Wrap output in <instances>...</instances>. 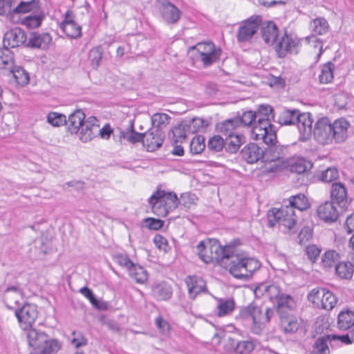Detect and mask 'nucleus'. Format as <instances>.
Returning a JSON list of instances; mask_svg holds the SVG:
<instances>
[{"label":"nucleus","mask_w":354,"mask_h":354,"mask_svg":"<svg viewBox=\"0 0 354 354\" xmlns=\"http://www.w3.org/2000/svg\"><path fill=\"white\" fill-rule=\"evenodd\" d=\"M239 122L235 118L227 120L218 125V129L227 137L235 133L234 131L239 127Z\"/></svg>","instance_id":"obj_44"},{"label":"nucleus","mask_w":354,"mask_h":354,"mask_svg":"<svg viewBox=\"0 0 354 354\" xmlns=\"http://www.w3.org/2000/svg\"><path fill=\"white\" fill-rule=\"evenodd\" d=\"M279 209L273 208L268 213V226L273 227L277 223L280 225V216Z\"/></svg>","instance_id":"obj_64"},{"label":"nucleus","mask_w":354,"mask_h":354,"mask_svg":"<svg viewBox=\"0 0 354 354\" xmlns=\"http://www.w3.org/2000/svg\"><path fill=\"white\" fill-rule=\"evenodd\" d=\"M280 226L283 227V232L286 233L296 232L297 218L295 210L286 204L279 209Z\"/></svg>","instance_id":"obj_12"},{"label":"nucleus","mask_w":354,"mask_h":354,"mask_svg":"<svg viewBox=\"0 0 354 354\" xmlns=\"http://www.w3.org/2000/svg\"><path fill=\"white\" fill-rule=\"evenodd\" d=\"M153 212L158 216L165 217L175 209L180 203L174 192H165L158 189L149 199Z\"/></svg>","instance_id":"obj_6"},{"label":"nucleus","mask_w":354,"mask_h":354,"mask_svg":"<svg viewBox=\"0 0 354 354\" xmlns=\"http://www.w3.org/2000/svg\"><path fill=\"white\" fill-rule=\"evenodd\" d=\"M185 282L188 288L189 296L192 299H194L199 293L205 292L206 290L205 281L196 276H189L186 279Z\"/></svg>","instance_id":"obj_22"},{"label":"nucleus","mask_w":354,"mask_h":354,"mask_svg":"<svg viewBox=\"0 0 354 354\" xmlns=\"http://www.w3.org/2000/svg\"><path fill=\"white\" fill-rule=\"evenodd\" d=\"M277 304L278 311L281 314H283V309H292L295 306V301L293 299L287 295L282 294L281 297L276 301Z\"/></svg>","instance_id":"obj_51"},{"label":"nucleus","mask_w":354,"mask_h":354,"mask_svg":"<svg viewBox=\"0 0 354 354\" xmlns=\"http://www.w3.org/2000/svg\"><path fill=\"white\" fill-rule=\"evenodd\" d=\"M15 315L21 328L28 330L32 327L37 317V306L32 304H26L21 308L15 310Z\"/></svg>","instance_id":"obj_10"},{"label":"nucleus","mask_w":354,"mask_h":354,"mask_svg":"<svg viewBox=\"0 0 354 354\" xmlns=\"http://www.w3.org/2000/svg\"><path fill=\"white\" fill-rule=\"evenodd\" d=\"M261 21V17L258 16L251 17L243 21L237 32L238 41L245 42L250 41L259 30Z\"/></svg>","instance_id":"obj_11"},{"label":"nucleus","mask_w":354,"mask_h":354,"mask_svg":"<svg viewBox=\"0 0 354 354\" xmlns=\"http://www.w3.org/2000/svg\"><path fill=\"white\" fill-rule=\"evenodd\" d=\"M234 301L232 299H220L218 301V315L219 317L230 314L234 308Z\"/></svg>","instance_id":"obj_46"},{"label":"nucleus","mask_w":354,"mask_h":354,"mask_svg":"<svg viewBox=\"0 0 354 354\" xmlns=\"http://www.w3.org/2000/svg\"><path fill=\"white\" fill-rule=\"evenodd\" d=\"M47 121L54 127H59L66 124V117L62 113L50 112L48 114Z\"/></svg>","instance_id":"obj_55"},{"label":"nucleus","mask_w":354,"mask_h":354,"mask_svg":"<svg viewBox=\"0 0 354 354\" xmlns=\"http://www.w3.org/2000/svg\"><path fill=\"white\" fill-rule=\"evenodd\" d=\"M310 167V163L305 159L300 158L290 164V170L292 173L303 174Z\"/></svg>","instance_id":"obj_53"},{"label":"nucleus","mask_w":354,"mask_h":354,"mask_svg":"<svg viewBox=\"0 0 354 354\" xmlns=\"http://www.w3.org/2000/svg\"><path fill=\"white\" fill-rule=\"evenodd\" d=\"M340 255L334 250L326 251L322 256L321 264L325 268H330L339 263Z\"/></svg>","instance_id":"obj_33"},{"label":"nucleus","mask_w":354,"mask_h":354,"mask_svg":"<svg viewBox=\"0 0 354 354\" xmlns=\"http://www.w3.org/2000/svg\"><path fill=\"white\" fill-rule=\"evenodd\" d=\"M335 69V64L328 62L324 64L321 68V73L319 75V80L321 84L330 83L333 78V71Z\"/></svg>","instance_id":"obj_40"},{"label":"nucleus","mask_w":354,"mask_h":354,"mask_svg":"<svg viewBox=\"0 0 354 354\" xmlns=\"http://www.w3.org/2000/svg\"><path fill=\"white\" fill-rule=\"evenodd\" d=\"M26 330L28 345L34 350L30 354H54L61 348V344L44 332L32 327Z\"/></svg>","instance_id":"obj_3"},{"label":"nucleus","mask_w":354,"mask_h":354,"mask_svg":"<svg viewBox=\"0 0 354 354\" xmlns=\"http://www.w3.org/2000/svg\"><path fill=\"white\" fill-rule=\"evenodd\" d=\"M288 206H290L295 210L297 209L299 211H303L308 208L309 204L307 198L303 194H298L292 196L288 199Z\"/></svg>","instance_id":"obj_41"},{"label":"nucleus","mask_w":354,"mask_h":354,"mask_svg":"<svg viewBox=\"0 0 354 354\" xmlns=\"http://www.w3.org/2000/svg\"><path fill=\"white\" fill-rule=\"evenodd\" d=\"M52 41V37L48 33L32 32L30 35L27 46L45 49L48 47Z\"/></svg>","instance_id":"obj_21"},{"label":"nucleus","mask_w":354,"mask_h":354,"mask_svg":"<svg viewBox=\"0 0 354 354\" xmlns=\"http://www.w3.org/2000/svg\"><path fill=\"white\" fill-rule=\"evenodd\" d=\"M349 127L348 122L344 119H339L331 123L332 140L336 142H342L347 138V130Z\"/></svg>","instance_id":"obj_20"},{"label":"nucleus","mask_w":354,"mask_h":354,"mask_svg":"<svg viewBox=\"0 0 354 354\" xmlns=\"http://www.w3.org/2000/svg\"><path fill=\"white\" fill-rule=\"evenodd\" d=\"M354 325V313L351 310L342 311L337 317V327L348 330Z\"/></svg>","instance_id":"obj_32"},{"label":"nucleus","mask_w":354,"mask_h":354,"mask_svg":"<svg viewBox=\"0 0 354 354\" xmlns=\"http://www.w3.org/2000/svg\"><path fill=\"white\" fill-rule=\"evenodd\" d=\"M113 259L119 266L126 268L128 271L135 264L127 254H116L113 256Z\"/></svg>","instance_id":"obj_59"},{"label":"nucleus","mask_w":354,"mask_h":354,"mask_svg":"<svg viewBox=\"0 0 354 354\" xmlns=\"http://www.w3.org/2000/svg\"><path fill=\"white\" fill-rule=\"evenodd\" d=\"M205 148V138L202 136H195L190 142L189 150L192 154H199Z\"/></svg>","instance_id":"obj_52"},{"label":"nucleus","mask_w":354,"mask_h":354,"mask_svg":"<svg viewBox=\"0 0 354 354\" xmlns=\"http://www.w3.org/2000/svg\"><path fill=\"white\" fill-rule=\"evenodd\" d=\"M225 146V142L220 136H214L209 138L207 142V147L214 152L221 151Z\"/></svg>","instance_id":"obj_57"},{"label":"nucleus","mask_w":354,"mask_h":354,"mask_svg":"<svg viewBox=\"0 0 354 354\" xmlns=\"http://www.w3.org/2000/svg\"><path fill=\"white\" fill-rule=\"evenodd\" d=\"M308 300L318 308L330 310L336 305L337 299L330 290L324 288H315L308 295Z\"/></svg>","instance_id":"obj_8"},{"label":"nucleus","mask_w":354,"mask_h":354,"mask_svg":"<svg viewBox=\"0 0 354 354\" xmlns=\"http://www.w3.org/2000/svg\"><path fill=\"white\" fill-rule=\"evenodd\" d=\"M331 199L343 206L347 202V191L345 185L342 183H333L330 189Z\"/></svg>","instance_id":"obj_27"},{"label":"nucleus","mask_w":354,"mask_h":354,"mask_svg":"<svg viewBox=\"0 0 354 354\" xmlns=\"http://www.w3.org/2000/svg\"><path fill=\"white\" fill-rule=\"evenodd\" d=\"M261 288L264 290L265 296L268 297L270 300L274 301L275 302L282 295L280 288L276 285L263 286L262 287L258 288L255 290V293H257L258 290H261Z\"/></svg>","instance_id":"obj_49"},{"label":"nucleus","mask_w":354,"mask_h":354,"mask_svg":"<svg viewBox=\"0 0 354 354\" xmlns=\"http://www.w3.org/2000/svg\"><path fill=\"white\" fill-rule=\"evenodd\" d=\"M273 315V309L266 308L263 310L261 307L252 303L240 310L239 317L243 320L251 322L253 333L260 334Z\"/></svg>","instance_id":"obj_4"},{"label":"nucleus","mask_w":354,"mask_h":354,"mask_svg":"<svg viewBox=\"0 0 354 354\" xmlns=\"http://www.w3.org/2000/svg\"><path fill=\"white\" fill-rule=\"evenodd\" d=\"M82 129L80 134V139L83 142L91 141L95 136V134L97 132L94 129L88 128L84 125H82Z\"/></svg>","instance_id":"obj_63"},{"label":"nucleus","mask_w":354,"mask_h":354,"mask_svg":"<svg viewBox=\"0 0 354 354\" xmlns=\"http://www.w3.org/2000/svg\"><path fill=\"white\" fill-rule=\"evenodd\" d=\"M61 28L65 34L71 38H77L81 36V27L77 25L68 13L66 14L65 19L61 24Z\"/></svg>","instance_id":"obj_26"},{"label":"nucleus","mask_w":354,"mask_h":354,"mask_svg":"<svg viewBox=\"0 0 354 354\" xmlns=\"http://www.w3.org/2000/svg\"><path fill=\"white\" fill-rule=\"evenodd\" d=\"M152 293L158 300H167L171 297L172 290L170 286L161 283L153 286Z\"/></svg>","instance_id":"obj_35"},{"label":"nucleus","mask_w":354,"mask_h":354,"mask_svg":"<svg viewBox=\"0 0 354 354\" xmlns=\"http://www.w3.org/2000/svg\"><path fill=\"white\" fill-rule=\"evenodd\" d=\"M102 57V50L100 46L95 47L90 51L89 58L91 59V64L95 68L99 66Z\"/></svg>","instance_id":"obj_62"},{"label":"nucleus","mask_w":354,"mask_h":354,"mask_svg":"<svg viewBox=\"0 0 354 354\" xmlns=\"http://www.w3.org/2000/svg\"><path fill=\"white\" fill-rule=\"evenodd\" d=\"M261 33L264 41L269 45H272L277 38L278 29L274 23L267 21L262 24Z\"/></svg>","instance_id":"obj_25"},{"label":"nucleus","mask_w":354,"mask_h":354,"mask_svg":"<svg viewBox=\"0 0 354 354\" xmlns=\"http://www.w3.org/2000/svg\"><path fill=\"white\" fill-rule=\"evenodd\" d=\"M165 134L162 131L150 129L143 133L142 144L149 151H153L160 148L163 142Z\"/></svg>","instance_id":"obj_16"},{"label":"nucleus","mask_w":354,"mask_h":354,"mask_svg":"<svg viewBox=\"0 0 354 354\" xmlns=\"http://www.w3.org/2000/svg\"><path fill=\"white\" fill-rule=\"evenodd\" d=\"M319 217L326 222H334L338 218V212L332 201H326L317 209Z\"/></svg>","instance_id":"obj_19"},{"label":"nucleus","mask_w":354,"mask_h":354,"mask_svg":"<svg viewBox=\"0 0 354 354\" xmlns=\"http://www.w3.org/2000/svg\"><path fill=\"white\" fill-rule=\"evenodd\" d=\"M13 56L8 47L0 48V68H10L12 65Z\"/></svg>","instance_id":"obj_50"},{"label":"nucleus","mask_w":354,"mask_h":354,"mask_svg":"<svg viewBox=\"0 0 354 354\" xmlns=\"http://www.w3.org/2000/svg\"><path fill=\"white\" fill-rule=\"evenodd\" d=\"M34 13V15L25 17L21 20V24L30 29L40 26L45 16L43 12L39 10Z\"/></svg>","instance_id":"obj_36"},{"label":"nucleus","mask_w":354,"mask_h":354,"mask_svg":"<svg viewBox=\"0 0 354 354\" xmlns=\"http://www.w3.org/2000/svg\"><path fill=\"white\" fill-rule=\"evenodd\" d=\"M299 113L298 109H285L279 116L278 122L282 125L295 124Z\"/></svg>","instance_id":"obj_38"},{"label":"nucleus","mask_w":354,"mask_h":354,"mask_svg":"<svg viewBox=\"0 0 354 354\" xmlns=\"http://www.w3.org/2000/svg\"><path fill=\"white\" fill-rule=\"evenodd\" d=\"M257 118L256 113L248 111H245L243 113L241 118H235L236 120H239V127L241 125L243 126H250Z\"/></svg>","instance_id":"obj_60"},{"label":"nucleus","mask_w":354,"mask_h":354,"mask_svg":"<svg viewBox=\"0 0 354 354\" xmlns=\"http://www.w3.org/2000/svg\"><path fill=\"white\" fill-rule=\"evenodd\" d=\"M313 120L310 113H299L295 124L299 131V139L302 141L308 140L313 133Z\"/></svg>","instance_id":"obj_14"},{"label":"nucleus","mask_w":354,"mask_h":354,"mask_svg":"<svg viewBox=\"0 0 354 354\" xmlns=\"http://www.w3.org/2000/svg\"><path fill=\"white\" fill-rule=\"evenodd\" d=\"M257 122L251 131V137L254 140H262L264 143H272L277 138L271 120L274 118L273 109L270 105H260L256 113Z\"/></svg>","instance_id":"obj_2"},{"label":"nucleus","mask_w":354,"mask_h":354,"mask_svg":"<svg viewBox=\"0 0 354 354\" xmlns=\"http://www.w3.org/2000/svg\"><path fill=\"white\" fill-rule=\"evenodd\" d=\"M39 0L22 1L12 12H10V19L13 21L15 14H26L30 12L34 13L39 10Z\"/></svg>","instance_id":"obj_23"},{"label":"nucleus","mask_w":354,"mask_h":354,"mask_svg":"<svg viewBox=\"0 0 354 354\" xmlns=\"http://www.w3.org/2000/svg\"><path fill=\"white\" fill-rule=\"evenodd\" d=\"M26 35L25 32L19 28H15L8 30L4 35L3 44L8 47L15 48L25 43L26 41Z\"/></svg>","instance_id":"obj_18"},{"label":"nucleus","mask_w":354,"mask_h":354,"mask_svg":"<svg viewBox=\"0 0 354 354\" xmlns=\"http://www.w3.org/2000/svg\"><path fill=\"white\" fill-rule=\"evenodd\" d=\"M84 119L85 114L82 110L77 109L70 114L66 124L68 127V131H70L71 133H77L80 127L83 125Z\"/></svg>","instance_id":"obj_24"},{"label":"nucleus","mask_w":354,"mask_h":354,"mask_svg":"<svg viewBox=\"0 0 354 354\" xmlns=\"http://www.w3.org/2000/svg\"><path fill=\"white\" fill-rule=\"evenodd\" d=\"M321 251V248L315 244L308 245L306 248V254L312 263H315L317 261Z\"/></svg>","instance_id":"obj_61"},{"label":"nucleus","mask_w":354,"mask_h":354,"mask_svg":"<svg viewBox=\"0 0 354 354\" xmlns=\"http://www.w3.org/2000/svg\"><path fill=\"white\" fill-rule=\"evenodd\" d=\"M170 120V117L166 113H155L151 117L152 128L155 131H162Z\"/></svg>","instance_id":"obj_45"},{"label":"nucleus","mask_w":354,"mask_h":354,"mask_svg":"<svg viewBox=\"0 0 354 354\" xmlns=\"http://www.w3.org/2000/svg\"><path fill=\"white\" fill-rule=\"evenodd\" d=\"M255 347L254 343L251 340L239 342L235 346V351L239 354H249Z\"/></svg>","instance_id":"obj_56"},{"label":"nucleus","mask_w":354,"mask_h":354,"mask_svg":"<svg viewBox=\"0 0 354 354\" xmlns=\"http://www.w3.org/2000/svg\"><path fill=\"white\" fill-rule=\"evenodd\" d=\"M331 342L328 335L319 337L314 342L310 354H330L328 343Z\"/></svg>","instance_id":"obj_30"},{"label":"nucleus","mask_w":354,"mask_h":354,"mask_svg":"<svg viewBox=\"0 0 354 354\" xmlns=\"http://www.w3.org/2000/svg\"><path fill=\"white\" fill-rule=\"evenodd\" d=\"M312 31L315 35H324L329 30V25L327 20L324 17H317L310 23Z\"/></svg>","instance_id":"obj_43"},{"label":"nucleus","mask_w":354,"mask_h":354,"mask_svg":"<svg viewBox=\"0 0 354 354\" xmlns=\"http://www.w3.org/2000/svg\"><path fill=\"white\" fill-rule=\"evenodd\" d=\"M244 139L243 136L238 133L227 136L225 143L226 151L232 153H236L244 142Z\"/></svg>","instance_id":"obj_34"},{"label":"nucleus","mask_w":354,"mask_h":354,"mask_svg":"<svg viewBox=\"0 0 354 354\" xmlns=\"http://www.w3.org/2000/svg\"><path fill=\"white\" fill-rule=\"evenodd\" d=\"M156 6L167 24H174L180 19V10L168 0H157Z\"/></svg>","instance_id":"obj_13"},{"label":"nucleus","mask_w":354,"mask_h":354,"mask_svg":"<svg viewBox=\"0 0 354 354\" xmlns=\"http://www.w3.org/2000/svg\"><path fill=\"white\" fill-rule=\"evenodd\" d=\"M188 129V125L183 122L177 125L172 130L171 140L175 143L183 142L186 139L187 131Z\"/></svg>","instance_id":"obj_47"},{"label":"nucleus","mask_w":354,"mask_h":354,"mask_svg":"<svg viewBox=\"0 0 354 354\" xmlns=\"http://www.w3.org/2000/svg\"><path fill=\"white\" fill-rule=\"evenodd\" d=\"M16 83L21 86L26 85L29 82V74L20 66L14 67L11 70Z\"/></svg>","instance_id":"obj_48"},{"label":"nucleus","mask_w":354,"mask_h":354,"mask_svg":"<svg viewBox=\"0 0 354 354\" xmlns=\"http://www.w3.org/2000/svg\"><path fill=\"white\" fill-rule=\"evenodd\" d=\"M299 45V40L297 37L285 33L277 44L276 51L279 57H284L288 53H297Z\"/></svg>","instance_id":"obj_15"},{"label":"nucleus","mask_w":354,"mask_h":354,"mask_svg":"<svg viewBox=\"0 0 354 354\" xmlns=\"http://www.w3.org/2000/svg\"><path fill=\"white\" fill-rule=\"evenodd\" d=\"M129 275L138 283H144L148 279L147 270L138 264H134L129 270Z\"/></svg>","instance_id":"obj_39"},{"label":"nucleus","mask_w":354,"mask_h":354,"mask_svg":"<svg viewBox=\"0 0 354 354\" xmlns=\"http://www.w3.org/2000/svg\"><path fill=\"white\" fill-rule=\"evenodd\" d=\"M229 245L222 247L216 239H207L201 241L197 247V254L199 258L205 263L214 261L223 263L229 252Z\"/></svg>","instance_id":"obj_5"},{"label":"nucleus","mask_w":354,"mask_h":354,"mask_svg":"<svg viewBox=\"0 0 354 354\" xmlns=\"http://www.w3.org/2000/svg\"><path fill=\"white\" fill-rule=\"evenodd\" d=\"M190 51L194 53L196 59L201 62L205 67L216 62L221 52L211 41L199 42L195 46H192Z\"/></svg>","instance_id":"obj_7"},{"label":"nucleus","mask_w":354,"mask_h":354,"mask_svg":"<svg viewBox=\"0 0 354 354\" xmlns=\"http://www.w3.org/2000/svg\"><path fill=\"white\" fill-rule=\"evenodd\" d=\"M143 133L136 132L133 128V123L131 120L129 125L125 131H120V138L127 140L129 142L135 144L138 142H142Z\"/></svg>","instance_id":"obj_31"},{"label":"nucleus","mask_w":354,"mask_h":354,"mask_svg":"<svg viewBox=\"0 0 354 354\" xmlns=\"http://www.w3.org/2000/svg\"><path fill=\"white\" fill-rule=\"evenodd\" d=\"M241 156L248 163L253 164L259 160L263 162V149L257 144L250 143L245 146L240 152Z\"/></svg>","instance_id":"obj_17"},{"label":"nucleus","mask_w":354,"mask_h":354,"mask_svg":"<svg viewBox=\"0 0 354 354\" xmlns=\"http://www.w3.org/2000/svg\"><path fill=\"white\" fill-rule=\"evenodd\" d=\"M208 124L209 123L207 120L196 118H194L191 122H189L188 127L190 131L195 133L205 129Z\"/></svg>","instance_id":"obj_58"},{"label":"nucleus","mask_w":354,"mask_h":354,"mask_svg":"<svg viewBox=\"0 0 354 354\" xmlns=\"http://www.w3.org/2000/svg\"><path fill=\"white\" fill-rule=\"evenodd\" d=\"M339 178L338 170L335 167H328L326 170L322 171L319 178L326 183H330Z\"/></svg>","instance_id":"obj_54"},{"label":"nucleus","mask_w":354,"mask_h":354,"mask_svg":"<svg viewBox=\"0 0 354 354\" xmlns=\"http://www.w3.org/2000/svg\"><path fill=\"white\" fill-rule=\"evenodd\" d=\"M228 252L223 264L227 266L230 273L235 278H248L260 268L257 259L248 257L244 252L236 250L234 246L230 245Z\"/></svg>","instance_id":"obj_1"},{"label":"nucleus","mask_w":354,"mask_h":354,"mask_svg":"<svg viewBox=\"0 0 354 354\" xmlns=\"http://www.w3.org/2000/svg\"><path fill=\"white\" fill-rule=\"evenodd\" d=\"M336 274L338 277L344 279H349L353 274V267L351 262H339L335 266Z\"/></svg>","instance_id":"obj_42"},{"label":"nucleus","mask_w":354,"mask_h":354,"mask_svg":"<svg viewBox=\"0 0 354 354\" xmlns=\"http://www.w3.org/2000/svg\"><path fill=\"white\" fill-rule=\"evenodd\" d=\"M276 140L277 139L272 143H265L268 147L263 150V162H274L281 158L282 150L275 145Z\"/></svg>","instance_id":"obj_28"},{"label":"nucleus","mask_w":354,"mask_h":354,"mask_svg":"<svg viewBox=\"0 0 354 354\" xmlns=\"http://www.w3.org/2000/svg\"><path fill=\"white\" fill-rule=\"evenodd\" d=\"M331 122L326 117L317 119L313 131L314 138L322 145H328L332 142Z\"/></svg>","instance_id":"obj_9"},{"label":"nucleus","mask_w":354,"mask_h":354,"mask_svg":"<svg viewBox=\"0 0 354 354\" xmlns=\"http://www.w3.org/2000/svg\"><path fill=\"white\" fill-rule=\"evenodd\" d=\"M4 299L10 304H18L22 299V290L15 286L8 287L4 291Z\"/></svg>","instance_id":"obj_37"},{"label":"nucleus","mask_w":354,"mask_h":354,"mask_svg":"<svg viewBox=\"0 0 354 354\" xmlns=\"http://www.w3.org/2000/svg\"><path fill=\"white\" fill-rule=\"evenodd\" d=\"M281 326L285 333H293L298 330L299 324L295 316L281 314Z\"/></svg>","instance_id":"obj_29"}]
</instances>
